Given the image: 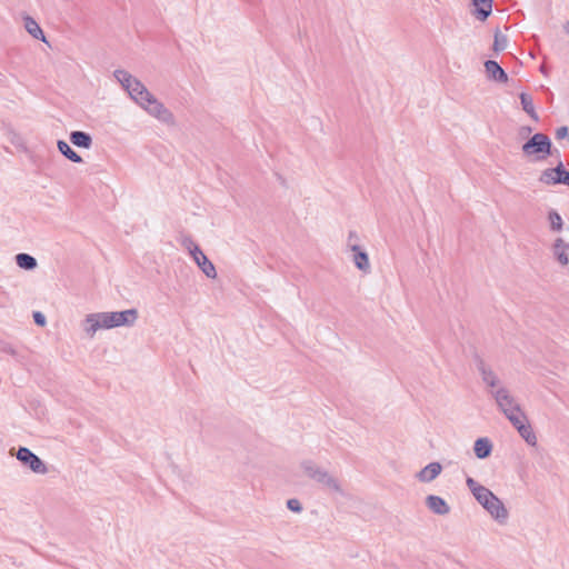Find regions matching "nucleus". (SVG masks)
<instances>
[{
  "instance_id": "f257e3e1",
  "label": "nucleus",
  "mask_w": 569,
  "mask_h": 569,
  "mask_svg": "<svg viewBox=\"0 0 569 569\" xmlns=\"http://www.w3.org/2000/svg\"><path fill=\"white\" fill-rule=\"evenodd\" d=\"M113 74L122 88L128 92L130 98L140 108L166 124H174L173 113L166 108V106L160 102L139 79L122 69L116 70Z\"/></svg>"
},
{
  "instance_id": "f03ea898",
  "label": "nucleus",
  "mask_w": 569,
  "mask_h": 569,
  "mask_svg": "<svg viewBox=\"0 0 569 569\" xmlns=\"http://www.w3.org/2000/svg\"><path fill=\"white\" fill-rule=\"evenodd\" d=\"M138 319L137 309L116 312H97L87 315L83 329L92 338L100 329H111L121 326H132Z\"/></svg>"
},
{
  "instance_id": "7ed1b4c3",
  "label": "nucleus",
  "mask_w": 569,
  "mask_h": 569,
  "mask_svg": "<svg viewBox=\"0 0 569 569\" xmlns=\"http://www.w3.org/2000/svg\"><path fill=\"white\" fill-rule=\"evenodd\" d=\"M551 141L545 133H535L526 143L522 144V153L530 159L541 161L552 154Z\"/></svg>"
},
{
  "instance_id": "20e7f679",
  "label": "nucleus",
  "mask_w": 569,
  "mask_h": 569,
  "mask_svg": "<svg viewBox=\"0 0 569 569\" xmlns=\"http://www.w3.org/2000/svg\"><path fill=\"white\" fill-rule=\"evenodd\" d=\"M301 468L307 477L315 480L323 488L335 492L342 491L339 481L313 461H303Z\"/></svg>"
},
{
  "instance_id": "39448f33",
  "label": "nucleus",
  "mask_w": 569,
  "mask_h": 569,
  "mask_svg": "<svg viewBox=\"0 0 569 569\" xmlns=\"http://www.w3.org/2000/svg\"><path fill=\"white\" fill-rule=\"evenodd\" d=\"M490 395L503 415L511 413V411L517 412L518 409L521 408L516 398L511 395L510 390L506 387H499L496 390H491Z\"/></svg>"
},
{
  "instance_id": "423d86ee",
  "label": "nucleus",
  "mask_w": 569,
  "mask_h": 569,
  "mask_svg": "<svg viewBox=\"0 0 569 569\" xmlns=\"http://www.w3.org/2000/svg\"><path fill=\"white\" fill-rule=\"evenodd\" d=\"M539 181L547 186L565 184L569 187V171H567L560 161L556 168L543 170L539 177Z\"/></svg>"
},
{
  "instance_id": "0eeeda50",
  "label": "nucleus",
  "mask_w": 569,
  "mask_h": 569,
  "mask_svg": "<svg viewBox=\"0 0 569 569\" xmlns=\"http://www.w3.org/2000/svg\"><path fill=\"white\" fill-rule=\"evenodd\" d=\"M188 249L194 262L201 269V271L210 279L217 278L216 267L202 252L200 247L193 243L191 240H189Z\"/></svg>"
},
{
  "instance_id": "6e6552de",
  "label": "nucleus",
  "mask_w": 569,
  "mask_h": 569,
  "mask_svg": "<svg viewBox=\"0 0 569 569\" xmlns=\"http://www.w3.org/2000/svg\"><path fill=\"white\" fill-rule=\"evenodd\" d=\"M17 458L22 463L28 465L29 468L36 473L43 475L48 471L43 461L38 456H36L30 449H28L26 447L19 448V450L17 452Z\"/></svg>"
},
{
  "instance_id": "1a4fd4ad",
  "label": "nucleus",
  "mask_w": 569,
  "mask_h": 569,
  "mask_svg": "<svg viewBox=\"0 0 569 569\" xmlns=\"http://www.w3.org/2000/svg\"><path fill=\"white\" fill-rule=\"evenodd\" d=\"M482 507L499 523L503 525L507 522L509 512L496 495Z\"/></svg>"
},
{
  "instance_id": "9d476101",
  "label": "nucleus",
  "mask_w": 569,
  "mask_h": 569,
  "mask_svg": "<svg viewBox=\"0 0 569 569\" xmlns=\"http://www.w3.org/2000/svg\"><path fill=\"white\" fill-rule=\"evenodd\" d=\"M466 485L473 495L475 499L481 505L485 506L489 499L493 497V492L486 488L485 486L478 483L473 478L468 477L466 479Z\"/></svg>"
},
{
  "instance_id": "9b49d317",
  "label": "nucleus",
  "mask_w": 569,
  "mask_h": 569,
  "mask_svg": "<svg viewBox=\"0 0 569 569\" xmlns=\"http://www.w3.org/2000/svg\"><path fill=\"white\" fill-rule=\"evenodd\" d=\"M426 506L430 511L439 516H446L450 512V507L446 500L439 496L429 495L426 498Z\"/></svg>"
},
{
  "instance_id": "f8f14e48",
  "label": "nucleus",
  "mask_w": 569,
  "mask_h": 569,
  "mask_svg": "<svg viewBox=\"0 0 569 569\" xmlns=\"http://www.w3.org/2000/svg\"><path fill=\"white\" fill-rule=\"evenodd\" d=\"M552 252L557 261L562 266L567 267L569 263V243L562 238H557L552 246Z\"/></svg>"
},
{
  "instance_id": "ddd939ff",
  "label": "nucleus",
  "mask_w": 569,
  "mask_h": 569,
  "mask_svg": "<svg viewBox=\"0 0 569 569\" xmlns=\"http://www.w3.org/2000/svg\"><path fill=\"white\" fill-rule=\"evenodd\" d=\"M350 251L353 253L352 254V261L355 263V266L363 271V272H369L370 271V261H369V257H368V253L366 251H363L359 244H352Z\"/></svg>"
},
{
  "instance_id": "4468645a",
  "label": "nucleus",
  "mask_w": 569,
  "mask_h": 569,
  "mask_svg": "<svg viewBox=\"0 0 569 569\" xmlns=\"http://www.w3.org/2000/svg\"><path fill=\"white\" fill-rule=\"evenodd\" d=\"M478 369L481 373L482 381L488 388H490V391L496 390L499 387H503L496 372L483 362H480Z\"/></svg>"
},
{
  "instance_id": "2eb2a0df",
  "label": "nucleus",
  "mask_w": 569,
  "mask_h": 569,
  "mask_svg": "<svg viewBox=\"0 0 569 569\" xmlns=\"http://www.w3.org/2000/svg\"><path fill=\"white\" fill-rule=\"evenodd\" d=\"M441 470L442 467L439 462H430L417 473V478L421 482H431L440 475Z\"/></svg>"
},
{
  "instance_id": "dca6fc26",
  "label": "nucleus",
  "mask_w": 569,
  "mask_h": 569,
  "mask_svg": "<svg viewBox=\"0 0 569 569\" xmlns=\"http://www.w3.org/2000/svg\"><path fill=\"white\" fill-rule=\"evenodd\" d=\"M485 68H486V72L488 73L489 78L500 81V82L508 81V74L496 61H493V60L486 61Z\"/></svg>"
},
{
  "instance_id": "f3484780",
  "label": "nucleus",
  "mask_w": 569,
  "mask_h": 569,
  "mask_svg": "<svg viewBox=\"0 0 569 569\" xmlns=\"http://www.w3.org/2000/svg\"><path fill=\"white\" fill-rule=\"evenodd\" d=\"M473 451L477 458L486 459L491 455L492 443L488 438H479L475 442Z\"/></svg>"
},
{
  "instance_id": "a211bd4d",
  "label": "nucleus",
  "mask_w": 569,
  "mask_h": 569,
  "mask_svg": "<svg viewBox=\"0 0 569 569\" xmlns=\"http://www.w3.org/2000/svg\"><path fill=\"white\" fill-rule=\"evenodd\" d=\"M476 7L475 16L477 19L485 21L491 13L492 0H472Z\"/></svg>"
},
{
  "instance_id": "6ab92c4d",
  "label": "nucleus",
  "mask_w": 569,
  "mask_h": 569,
  "mask_svg": "<svg viewBox=\"0 0 569 569\" xmlns=\"http://www.w3.org/2000/svg\"><path fill=\"white\" fill-rule=\"evenodd\" d=\"M519 436L531 447H536L537 446V436L529 422V420L527 422H525L523 425L519 426V428L517 429Z\"/></svg>"
},
{
  "instance_id": "aec40b11",
  "label": "nucleus",
  "mask_w": 569,
  "mask_h": 569,
  "mask_svg": "<svg viewBox=\"0 0 569 569\" xmlns=\"http://www.w3.org/2000/svg\"><path fill=\"white\" fill-rule=\"evenodd\" d=\"M70 141L80 148L89 149L92 144V138L84 131H72L70 133Z\"/></svg>"
},
{
  "instance_id": "412c9836",
  "label": "nucleus",
  "mask_w": 569,
  "mask_h": 569,
  "mask_svg": "<svg viewBox=\"0 0 569 569\" xmlns=\"http://www.w3.org/2000/svg\"><path fill=\"white\" fill-rule=\"evenodd\" d=\"M24 28L28 31V33L31 34L34 39L46 41V37L42 29L33 18L29 16L24 18Z\"/></svg>"
},
{
  "instance_id": "4be33fe9",
  "label": "nucleus",
  "mask_w": 569,
  "mask_h": 569,
  "mask_svg": "<svg viewBox=\"0 0 569 569\" xmlns=\"http://www.w3.org/2000/svg\"><path fill=\"white\" fill-rule=\"evenodd\" d=\"M59 151L70 161L80 163L82 158L63 140H59L57 143Z\"/></svg>"
},
{
  "instance_id": "5701e85b",
  "label": "nucleus",
  "mask_w": 569,
  "mask_h": 569,
  "mask_svg": "<svg viewBox=\"0 0 569 569\" xmlns=\"http://www.w3.org/2000/svg\"><path fill=\"white\" fill-rule=\"evenodd\" d=\"M16 262L24 270H32L37 267V260L28 253H18L16 256Z\"/></svg>"
},
{
  "instance_id": "b1692460",
  "label": "nucleus",
  "mask_w": 569,
  "mask_h": 569,
  "mask_svg": "<svg viewBox=\"0 0 569 569\" xmlns=\"http://www.w3.org/2000/svg\"><path fill=\"white\" fill-rule=\"evenodd\" d=\"M520 101H521V106H522V109L535 120V121H538V114L535 110V107H533V101H532V98L531 96H529L528 93H525L522 92L520 94Z\"/></svg>"
},
{
  "instance_id": "393cba45",
  "label": "nucleus",
  "mask_w": 569,
  "mask_h": 569,
  "mask_svg": "<svg viewBox=\"0 0 569 569\" xmlns=\"http://www.w3.org/2000/svg\"><path fill=\"white\" fill-rule=\"evenodd\" d=\"M505 417L509 420V422L516 428L518 429L519 426L523 425L525 422L528 421V417L526 416V413L522 411V409H518V411H511V413H507L505 415Z\"/></svg>"
},
{
  "instance_id": "a878e982",
  "label": "nucleus",
  "mask_w": 569,
  "mask_h": 569,
  "mask_svg": "<svg viewBox=\"0 0 569 569\" xmlns=\"http://www.w3.org/2000/svg\"><path fill=\"white\" fill-rule=\"evenodd\" d=\"M548 220L550 222V228L552 231L559 232L562 230V227H563L562 218L557 211H555V210L549 211Z\"/></svg>"
},
{
  "instance_id": "bb28decb",
  "label": "nucleus",
  "mask_w": 569,
  "mask_h": 569,
  "mask_svg": "<svg viewBox=\"0 0 569 569\" xmlns=\"http://www.w3.org/2000/svg\"><path fill=\"white\" fill-rule=\"evenodd\" d=\"M507 37L500 34L498 31L495 33L493 50L496 52L502 51L507 48Z\"/></svg>"
},
{
  "instance_id": "cd10ccee",
  "label": "nucleus",
  "mask_w": 569,
  "mask_h": 569,
  "mask_svg": "<svg viewBox=\"0 0 569 569\" xmlns=\"http://www.w3.org/2000/svg\"><path fill=\"white\" fill-rule=\"evenodd\" d=\"M287 507L289 510L293 511V512H300L302 510V506L300 503V501L298 499H289L287 501Z\"/></svg>"
},
{
  "instance_id": "c85d7f7f",
  "label": "nucleus",
  "mask_w": 569,
  "mask_h": 569,
  "mask_svg": "<svg viewBox=\"0 0 569 569\" xmlns=\"http://www.w3.org/2000/svg\"><path fill=\"white\" fill-rule=\"evenodd\" d=\"M359 236L356 231H350L348 234L347 246L351 249L352 244H359Z\"/></svg>"
},
{
  "instance_id": "c756f323",
  "label": "nucleus",
  "mask_w": 569,
  "mask_h": 569,
  "mask_svg": "<svg viewBox=\"0 0 569 569\" xmlns=\"http://www.w3.org/2000/svg\"><path fill=\"white\" fill-rule=\"evenodd\" d=\"M568 136H569L568 127L563 126V127H560V128H558L556 130V138L559 139V140H561V139H563V138H566Z\"/></svg>"
},
{
  "instance_id": "7c9ffc66",
  "label": "nucleus",
  "mask_w": 569,
  "mask_h": 569,
  "mask_svg": "<svg viewBox=\"0 0 569 569\" xmlns=\"http://www.w3.org/2000/svg\"><path fill=\"white\" fill-rule=\"evenodd\" d=\"M33 319H34V322L39 326L46 325V317L41 312H34Z\"/></svg>"
},
{
  "instance_id": "2f4dec72",
  "label": "nucleus",
  "mask_w": 569,
  "mask_h": 569,
  "mask_svg": "<svg viewBox=\"0 0 569 569\" xmlns=\"http://www.w3.org/2000/svg\"><path fill=\"white\" fill-rule=\"evenodd\" d=\"M521 130L525 131V132H528V133L531 132V128L530 127H523Z\"/></svg>"
},
{
  "instance_id": "473e14b6",
  "label": "nucleus",
  "mask_w": 569,
  "mask_h": 569,
  "mask_svg": "<svg viewBox=\"0 0 569 569\" xmlns=\"http://www.w3.org/2000/svg\"><path fill=\"white\" fill-rule=\"evenodd\" d=\"M565 29H566L567 33L569 34V22L566 24Z\"/></svg>"
}]
</instances>
